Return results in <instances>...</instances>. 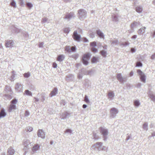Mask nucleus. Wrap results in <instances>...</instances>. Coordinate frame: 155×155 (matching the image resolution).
<instances>
[{
    "instance_id": "nucleus-1",
    "label": "nucleus",
    "mask_w": 155,
    "mask_h": 155,
    "mask_svg": "<svg viewBox=\"0 0 155 155\" xmlns=\"http://www.w3.org/2000/svg\"><path fill=\"white\" fill-rule=\"evenodd\" d=\"M91 55L89 53H87L84 54L82 57V61L83 63L85 65H87L88 64V60L90 58Z\"/></svg>"
},
{
    "instance_id": "nucleus-2",
    "label": "nucleus",
    "mask_w": 155,
    "mask_h": 155,
    "mask_svg": "<svg viewBox=\"0 0 155 155\" xmlns=\"http://www.w3.org/2000/svg\"><path fill=\"white\" fill-rule=\"evenodd\" d=\"M137 72L140 76V78L142 81L145 83V76L143 72L140 70H137Z\"/></svg>"
},
{
    "instance_id": "nucleus-3",
    "label": "nucleus",
    "mask_w": 155,
    "mask_h": 155,
    "mask_svg": "<svg viewBox=\"0 0 155 155\" xmlns=\"http://www.w3.org/2000/svg\"><path fill=\"white\" fill-rule=\"evenodd\" d=\"M38 136L39 137H41L42 138L45 137V134L41 130H39L37 133Z\"/></svg>"
},
{
    "instance_id": "nucleus-4",
    "label": "nucleus",
    "mask_w": 155,
    "mask_h": 155,
    "mask_svg": "<svg viewBox=\"0 0 155 155\" xmlns=\"http://www.w3.org/2000/svg\"><path fill=\"white\" fill-rule=\"evenodd\" d=\"M73 38L77 41H79L80 38V36L77 34V31H74L73 33Z\"/></svg>"
},
{
    "instance_id": "nucleus-5",
    "label": "nucleus",
    "mask_w": 155,
    "mask_h": 155,
    "mask_svg": "<svg viewBox=\"0 0 155 155\" xmlns=\"http://www.w3.org/2000/svg\"><path fill=\"white\" fill-rule=\"evenodd\" d=\"M100 132L104 136H106L107 134V132L106 129H104L102 127L99 128Z\"/></svg>"
},
{
    "instance_id": "nucleus-6",
    "label": "nucleus",
    "mask_w": 155,
    "mask_h": 155,
    "mask_svg": "<svg viewBox=\"0 0 155 155\" xmlns=\"http://www.w3.org/2000/svg\"><path fill=\"white\" fill-rule=\"evenodd\" d=\"M58 90L56 88H54L53 90L51 92L50 94V96L51 97L54 96L57 93Z\"/></svg>"
},
{
    "instance_id": "nucleus-7",
    "label": "nucleus",
    "mask_w": 155,
    "mask_h": 155,
    "mask_svg": "<svg viewBox=\"0 0 155 155\" xmlns=\"http://www.w3.org/2000/svg\"><path fill=\"white\" fill-rule=\"evenodd\" d=\"M39 147L40 146L39 145L36 144L33 147L32 150L33 152L36 151L39 149Z\"/></svg>"
},
{
    "instance_id": "nucleus-8",
    "label": "nucleus",
    "mask_w": 155,
    "mask_h": 155,
    "mask_svg": "<svg viewBox=\"0 0 155 155\" xmlns=\"http://www.w3.org/2000/svg\"><path fill=\"white\" fill-rule=\"evenodd\" d=\"M8 152L9 155H13L15 151L12 147H10L8 149Z\"/></svg>"
},
{
    "instance_id": "nucleus-9",
    "label": "nucleus",
    "mask_w": 155,
    "mask_h": 155,
    "mask_svg": "<svg viewBox=\"0 0 155 155\" xmlns=\"http://www.w3.org/2000/svg\"><path fill=\"white\" fill-rule=\"evenodd\" d=\"M64 58V57L63 55H59L57 57V61H63Z\"/></svg>"
},
{
    "instance_id": "nucleus-10",
    "label": "nucleus",
    "mask_w": 155,
    "mask_h": 155,
    "mask_svg": "<svg viewBox=\"0 0 155 155\" xmlns=\"http://www.w3.org/2000/svg\"><path fill=\"white\" fill-rule=\"evenodd\" d=\"M6 115L4 109H2L0 112V118L5 117Z\"/></svg>"
},
{
    "instance_id": "nucleus-11",
    "label": "nucleus",
    "mask_w": 155,
    "mask_h": 155,
    "mask_svg": "<svg viewBox=\"0 0 155 155\" xmlns=\"http://www.w3.org/2000/svg\"><path fill=\"white\" fill-rule=\"evenodd\" d=\"M16 108L15 106L14 105L11 104L10 105L9 109L8 111L9 112H11L12 110L13 109H15Z\"/></svg>"
},
{
    "instance_id": "nucleus-12",
    "label": "nucleus",
    "mask_w": 155,
    "mask_h": 155,
    "mask_svg": "<svg viewBox=\"0 0 155 155\" xmlns=\"http://www.w3.org/2000/svg\"><path fill=\"white\" fill-rule=\"evenodd\" d=\"M117 79L120 81L122 82L123 81V79L122 77L121 76V75L120 74H117Z\"/></svg>"
},
{
    "instance_id": "nucleus-13",
    "label": "nucleus",
    "mask_w": 155,
    "mask_h": 155,
    "mask_svg": "<svg viewBox=\"0 0 155 155\" xmlns=\"http://www.w3.org/2000/svg\"><path fill=\"white\" fill-rule=\"evenodd\" d=\"M110 112L112 114H116L118 113V111L116 108H112L110 110Z\"/></svg>"
},
{
    "instance_id": "nucleus-14",
    "label": "nucleus",
    "mask_w": 155,
    "mask_h": 155,
    "mask_svg": "<svg viewBox=\"0 0 155 155\" xmlns=\"http://www.w3.org/2000/svg\"><path fill=\"white\" fill-rule=\"evenodd\" d=\"M12 41H8L5 44V46L6 47H9L10 46H11L12 44Z\"/></svg>"
},
{
    "instance_id": "nucleus-15",
    "label": "nucleus",
    "mask_w": 155,
    "mask_h": 155,
    "mask_svg": "<svg viewBox=\"0 0 155 155\" xmlns=\"http://www.w3.org/2000/svg\"><path fill=\"white\" fill-rule=\"evenodd\" d=\"M136 10L137 12L140 13L142 12V9L140 7H137L136 8Z\"/></svg>"
},
{
    "instance_id": "nucleus-16",
    "label": "nucleus",
    "mask_w": 155,
    "mask_h": 155,
    "mask_svg": "<svg viewBox=\"0 0 155 155\" xmlns=\"http://www.w3.org/2000/svg\"><path fill=\"white\" fill-rule=\"evenodd\" d=\"M98 61V59L96 57H93L91 60V62L94 63Z\"/></svg>"
},
{
    "instance_id": "nucleus-17",
    "label": "nucleus",
    "mask_w": 155,
    "mask_h": 155,
    "mask_svg": "<svg viewBox=\"0 0 155 155\" xmlns=\"http://www.w3.org/2000/svg\"><path fill=\"white\" fill-rule=\"evenodd\" d=\"M65 49L66 51L68 52H71V47L69 46H66L65 48Z\"/></svg>"
},
{
    "instance_id": "nucleus-18",
    "label": "nucleus",
    "mask_w": 155,
    "mask_h": 155,
    "mask_svg": "<svg viewBox=\"0 0 155 155\" xmlns=\"http://www.w3.org/2000/svg\"><path fill=\"white\" fill-rule=\"evenodd\" d=\"M97 34L98 35L101 37L102 38H103L104 37V36L103 33L99 30L97 31Z\"/></svg>"
},
{
    "instance_id": "nucleus-19",
    "label": "nucleus",
    "mask_w": 155,
    "mask_h": 155,
    "mask_svg": "<svg viewBox=\"0 0 155 155\" xmlns=\"http://www.w3.org/2000/svg\"><path fill=\"white\" fill-rule=\"evenodd\" d=\"M108 96L109 98H112L114 96V94L112 92H109L108 94Z\"/></svg>"
},
{
    "instance_id": "nucleus-20",
    "label": "nucleus",
    "mask_w": 155,
    "mask_h": 155,
    "mask_svg": "<svg viewBox=\"0 0 155 155\" xmlns=\"http://www.w3.org/2000/svg\"><path fill=\"white\" fill-rule=\"evenodd\" d=\"M25 93L26 95L32 96V94L31 92L28 90H26L25 91Z\"/></svg>"
},
{
    "instance_id": "nucleus-21",
    "label": "nucleus",
    "mask_w": 155,
    "mask_h": 155,
    "mask_svg": "<svg viewBox=\"0 0 155 155\" xmlns=\"http://www.w3.org/2000/svg\"><path fill=\"white\" fill-rule=\"evenodd\" d=\"M100 53L101 55H102L103 57H105L106 56V51H101L100 52Z\"/></svg>"
},
{
    "instance_id": "nucleus-22",
    "label": "nucleus",
    "mask_w": 155,
    "mask_h": 155,
    "mask_svg": "<svg viewBox=\"0 0 155 155\" xmlns=\"http://www.w3.org/2000/svg\"><path fill=\"white\" fill-rule=\"evenodd\" d=\"M73 16L72 14H69L66 15L65 17V18H70L72 17Z\"/></svg>"
},
{
    "instance_id": "nucleus-23",
    "label": "nucleus",
    "mask_w": 155,
    "mask_h": 155,
    "mask_svg": "<svg viewBox=\"0 0 155 155\" xmlns=\"http://www.w3.org/2000/svg\"><path fill=\"white\" fill-rule=\"evenodd\" d=\"M134 103V105L136 106H138L140 104L139 101L137 100L135 101Z\"/></svg>"
},
{
    "instance_id": "nucleus-24",
    "label": "nucleus",
    "mask_w": 155,
    "mask_h": 155,
    "mask_svg": "<svg viewBox=\"0 0 155 155\" xmlns=\"http://www.w3.org/2000/svg\"><path fill=\"white\" fill-rule=\"evenodd\" d=\"M10 5L14 8H15L16 6V3L14 1H12Z\"/></svg>"
},
{
    "instance_id": "nucleus-25",
    "label": "nucleus",
    "mask_w": 155,
    "mask_h": 155,
    "mask_svg": "<svg viewBox=\"0 0 155 155\" xmlns=\"http://www.w3.org/2000/svg\"><path fill=\"white\" fill-rule=\"evenodd\" d=\"M84 101L87 103H89V101L87 98V96L85 95L84 99Z\"/></svg>"
},
{
    "instance_id": "nucleus-26",
    "label": "nucleus",
    "mask_w": 155,
    "mask_h": 155,
    "mask_svg": "<svg viewBox=\"0 0 155 155\" xmlns=\"http://www.w3.org/2000/svg\"><path fill=\"white\" fill-rule=\"evenodd\" d=\"M30 76L29 73H25L24 74V76L25 78H28Z\"/></svg>"
},
{
    "instance_id": "nucleus-27",
    "label": "nucleus",
    "mask_w": 155,
    "mask_h": 155,
    "mask_svg": "<svg viewBox=\"0 0 155 155\" xmlns=\"http://www.w3.org/2000/svg\"><path fill=\"white\" fill-rule=\"evenodd\" d=\"M26 5L28 8H31L32 6V4L30 3H27L26 4Z\"/></svg>"
},
{
    "instance_id": "nucleus-28",
    "label": "nucleus",
    "mask_w": 155,
    "mask_h": 155,
    "mask_svg": "<svg viewBox=\"0 0 155 155\" xmlns=\"http://www.w3.org/2000/svg\"><path fill=\"white\" fill-rule=\"evenodd\" d=\"M150 97L154 101H155V96L153 94L150 95Z\"/></svg>"
},
{
    "instance_id": "nucleus-29",
    "label": "nucleus",
    "mask_w": 155,
    "mask_h": 155,
    "mask_svg": "<svg viewBox=\"0 0 155 155\" xmlns=\"http://www.w3.org/2000/svg\"><path fill=\"white\" fill-rule=\"evenodd\" d=\"M96 45V43L95 42H93L91 43L90 46L91 47H94Z\"/></svg>"
},
{
    "instance_id": "nucleus-30",
    "label": "nucleus",
    "mask_w": 155,
    "mask_h": 155,
    "mask_svg": "<svg viewBox=\"0 0 155 155\" xmlns=\"http://www.w3.org/2000/svg\"><path fill=\"white\" fill-rule=\"evenodd\" d=\"M33 130V128L31 127H28L27 130V131L31 132Z\"/></svg>"
},
{
    "instance_id": "nucleus-31",
    "label": "nucleus",
    "mask_w": 155,
    "mask_h": 155,
    "mask_svg": "<svg viewBox=\"0 0 155 155\" xmlns=\"http://www.w3.org/2000/svg\"><path fill=\"white\" fill-rule=\"evenodd\" d=\"M11 102L12 104H16L17 102V100L16 99H14Z\"/></svg>"
},
{
    "instance_id": "nucleus-32",
    "label": "nucleus",
    "mask_w": 155,
    "mask_h": 155,
    "mask_svg": "<svg viewBox=\"0 0 155 155\" xmlns=\"http://www.w3.org/2000/svg\"><path fill=\"white\" fill-rule=\"evenodd\" d=\"M64 31L66 33H68L69 31V29L68 28H65L64 29Z\"/></svg>"
},
{
    "instance_id": "nucleus-33",
    "label": "nucleus",
    "mask_w": 155,
    "mask_h": 155,
    "mask_svg": "<svg viewBox=\"0 0 155 155\" xmlns=\"http://www.w3.org/2000/svg\"><path fill=\"white\" fill-rule=\"evenodd\" d=\"M129 44V43L128 42H123V43L121 44V45H122L123 46H126L128 45Z\"/></svg>"
},
{
    "instance_id": "nucleus-34",
    "label": "nucleus",
    "mask_w": 155,
    "mask_h": 155,
    "mask_svg": "<svg viewBox=\"0 0 155 155\" xmlns=\"http://www.w3.org/2000/svg\"><path fill=\"white\" fill-rule=\"evenodd\" d=\"M91 51L92 52L94 53H95L97 51V49L94 48H92L91 49Z\"/></svg>"
},
{
    "instance_id": "nucleus-35",
    "label": "nucleus",
    "mask_w": 155,
    "mask_h": 155,
    "mask_svg": "<svg viewBox=\"0 0 155 155\" xmlns=\"http://www.w3.org/2000/svg\"><path fill=\"white\" fill-rule=\"evenodd\" d=\"M142 64L141 63L139 62H137L136 64V66H141Z\"/></svg>"
},
{
    "instance_id": "nucleus-36",
    "label": "nucleus",
    "mask_w": 155,
    "mask_h": 155,
    "mask_svg": "<svg viewBox=\"0 0 155 155\" xmlns=\"http://www.w3.org/2000/svg\"><path fill=\"white\" fill-rule=\"evenodd\" d=\"M71 51H74L75 50V47H72L71 48Z\"/></svg>"
},
{
    "instance_id": "nucleus-37",
    "label": "nucleus",
    "mask_w": 155,
    "mask_h": 155,
    "mask_svg": "<svg viewBox=\"0 0 155 155\" xmlns=\"http://www.w3.org/2000/svg\"><path fill=\"white\" fill-rule=\"evenodd\" d=\"M52 66L54 68H56L57 67V64L55 62H54L52 64Z\"/></svg>"
},
{
    "instance_id": "nucleus-38",
    "label": "nucleus",
    "mask_w": 155,
    "mask_h": 155,
    "mask_svg": "<svg viewBox=\"0 0 155 155\" xmlns=\"http://www.w3.org/2000/svg\"><path fill=\"white\" fill-rule=\"evenodd\" d=\"M147 126V123H144L143 125V127L144 128H146Z\"/></svg>"
},
{
    "instance_id": "nucleus-39",
    "label": "nucleus",
    "mask_w": 155,
    "mask_h": 155,
    "mask_svg": "<svg viewBox=\"0 0 155 155\" xmlns=\"http://www.w3.org/2000/svg\"><path fill=\"white\" fill-rule=\"evenodd\" d=\"M82 40H83V41L84 42H86L88 41V40L86 38H82Z\"/></svg>"
},
{
    "instance_id": "nucleus-40",
    "label": "nucleus",
    "mask_w": 155,
    "mask_h": 155,
    "mask_svg": "<svg viewBox=\"0 0 155 155\" xmlns=\"http://www.w3.org/2000/svg\"><path fill=\"white\" fill-rule=\"evenodd\" d=\"M66 132L67 133L69 132L70 133H71V130L70 129H67L66 131Z\"/></svg>"
},
{
    "instance_id": "nucleus-41",
    "label": "nucleus",
    "mask_w": 155,
    "mask_h": 155,
    "mask_svg": "<svg viewBox=\"0 0 155 155\" xmlns=\"http://www.w3.org/2000/svg\"><path fill=\"white\" fill-rule=\"evenodd\" d=\"M78 78H79V79H81V78L82 77V75L81 74H79L78 75Z\"/></svg>"
},
{
    "instance_id": "nucleus-42",
    "label": "nucleus",
    "mask_w": 155,
    "mask_h": 155,
    "mask_svg": "<svg viewBox=\"0 0 155 155\" xmlns=\"http://www.w3.org/2000/svg\"><path fill=\"white\" fill-rule=\"evenodd\" d=\"M43 43H41L39 44V46L40 47H41L43 46Z\"/></svg>"
},
{
    "instance_id": "nucleus-43",
    "label": "nucleus",
    "mask_w": 155,
    "mask_h": 155,
    "mask_svg": "<svg viewBox=\"0 0 155 155\" xmlns=\"http://www.w3.org/2000/svg\"><path fill=\"white\" fill-rule=\"evenodd\" d=\"M131 52H133L135 51V49L134 48H132L131 49Z\"/></svg>"
},
{
    "instance_id": "nucleus-44",
    "label": "nucleus",
    "mask_w": 155,
    "mask_h": 155,
    "mask_svg": "<svg viewBox=\"0 0 155 155\" xmlns=\"http://www.w3.org/2000/svg\"><path fill=\"white\" fill-rule=\"evenodd\" d=\"M133 74V72L131 71L129 74L130 76H132Z\"/></svg>"
},
{
    "instance_id": "nucleus-45",
    "label": "nucleus",
    "mask_w": 155,
    "mask_h": 155,
    "mask_svg": "<svg viewBox=\"0 0 155 155\" xmlns=\"http://www.w3.org/2000/svg\"><path fill=\"white\" fill-rule=\"evenodd\" d=\"M82 107H83V108H86V107H87V106H86V105H85V104H84V105H83V106H82Z\"/></svg>"
},
{
    "instance_id": "nucleus-46",
    "label": "nucleus",
    "mask_w": 155,
    "mask_h": 155,
    "mask_svg": "<svg viewBox=\"0 0 155 155\" xmlns=\"http://www.w3.org/2000/svg\"><path fill=\"white\" fill-rule=\"evenodd\" d=\"M136 37H137V36L136 35H134L132 37V38H136Z\"/></svg>"
},
{
    "instance_id": "nucleus-47",
    "label": "nucleus",
    "mask_w": 155,
    "mask_h": 155,
    "mask_svg": "<svg viewBox=\"0 0 155 155\" xmlns=\"http://www.w3.org/2000/svg\"><path fill=\"white\" fill-rule=\"evenodd\" d=\"M18 84H17L16 85V87H15V88L16 89H17L18 88Z\"/></svg>"
},
{
    "instance_id": "nucleus-48",
    "label": "nucleus",
    "mask_w": 155,
    "mask_h": 155,
    "mask_svg": "<svg viewBox=\"0 0 155 155\" xmlns=\"http://www.w3.org/2000/svg\"><path fill=\"white\" fill-rule=\"evenodd\" d=\"M50 143L51 144H52L53 143V142L52 141H51Z\"/></svg>"
},
{
    "instance_id": "nucleus-49",
    "label": "nucleus",
    "mask_w": 155,
    "mask_h": 155,
    "mask_svg": "<svg viewBox=\"0 0 155 155\" xmlns=\"http://www.w3.org/2000/svg\"><path fill=\"white\" fill-rule=\"evenodd\" d=\"M141 31V29H140L139 30V32H140V31Z\"/></svg>"
},
{
    "instance_id": "nucleus-50",
    "label": "nucleus",
    "mask_w": 155,
    "mask_h": 155,
    "mask_svg": "<svg viewBox=\"0 0 155 155\" xmlns=\"http://www.w3.org/2000/svg\"><path fill=\"white\" fill-rule=\"evenodd\" d=\"M26 114H28V113H27V112H26Z\"/></svg>"
},
{
    "instance_id": "nucleus-51",
    "label": "nucleus",
    "mask_w": 155,
    "mask_h": 155,
    "mask_svg": "<svg viewBox=\"0 0 155 155\" xmlns=\"http://www.w3.org/2000/svg\"><path fill=\"white\" fill-rule=\"evenodd\" d=\"M26 114H28V113H27V112H26Z\"/></svg>"
},
{
    "instance_id": "nucleus-52",
    "label": "nucleus",
    "mask_w": 155,
    "mask_h": 155,
    "mask_svg": "<svg viewBox=\"0 0 155 155\" xmlns=\"http://www.w3.org/2000/svg\"><path fill=\"white\" fill-rule=\"evenodd\" d=\"M26 114H28V113H27V112H26Z\"/></svg>"
},
{
    "instance_id": "nucleus-53",
    "label": "nucleus",
    "mask_w": 155,
    "mask_h": 155,
    "mask_svg": "<svg viewBox=\"0 0 155 155\" xmlns=\"http://www.w3.org/2000/svg\"><path fill=\"white\" fill-rule=\"evenodd\" d=\"M154 35H155V32H154Z\"/></svg>"
},
{
    "instance_id": "nucleus-54",
    "label": "nucleus",
    "mask_w": 155,
    "mask_h": 155,
    "mask_svg": "<svg viewBox=\"0 0 155 155\" xmlns=\"http://www.w3.org/2000/svg\"><path fill=\"white\" fill-rule=\"evenodd\" d=\"M80 11H80V10H79V12H80Z\"/></svg>"
}]
</instances>
